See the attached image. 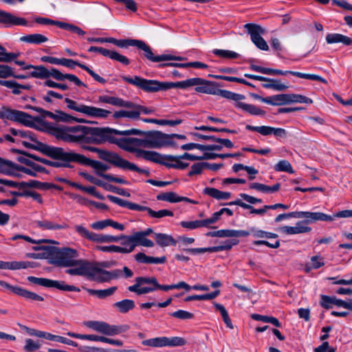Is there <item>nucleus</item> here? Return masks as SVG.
Instances as JSON below:
<instances>
[{
    "mask_svg": "<svg viewBox=\"0 0 352 352\" xmlns=\"http://www.w3.org/2000/svg\"><path fill=\"white\" fill-rule=\"evenodd\" d=\"M255 98L258 99L260 101L264 103L273 106L288 104L287 94H277L265 98L259 96H255Z\"/></svg>",
    "mask_w": 352,
    "mask_h": 352,
    "instance_id": "nucleus-32",
    "label": "nucleus"
},
{
    "mask_svg": "<svg viewBox=\"0 0 352 352\" xmlns=\"http://www.w3.org/2000/svg\"><path fill=\"white\" fill-rule=\"evenodd\" d=\"M222 205H226V206L236 205V206H241V208H243L244 209L250 210L251 214H260V215H263L264 213H265L267 212V210H270V208H267V207H270V206H267V205L264 206L263 208H262L255 209L253 206H252L250 204L243 202L241 199H236L233 201L223 204Z\"/></svg>",
    "mask_w": 352,
    "mask_h": 352,
    "instance_id": "nucleus-35",
    "label": "nucleus"
},
{
    "mask_svg": "<svg viewBox=\"0 0 352 352\" xmlns=\"http://www.w3.org/2000/svg\"><path fill=\"white\" fill-rule=\"evenodd\" d=\"M22 187H30L32 189H38L42 190H49L51 188H54L58 190H62L63 188L55 185L54 184L48 183V182H41L37 180H30L28 182H21Z\"/></svg>",
    "mask_w": 352,
    "mask_h": 352,
    "instance_id": "nucleus-34",
    "label": "nucleus"
},
{
    "mask_svg": "<svg viewBox=\"0 0 352 352\" xmlns=\"http://www.w3.org/2000/svg\"><path fill=\"white\" fill-rule=\"evenodd\" d=\"M69 160H74L75 162L81 165L92 168L98 176H109L104 174L110 168V165L108 164L91 160L83 155L74 152H72Z\"/></svg>",
    "mask_w": 352,
    "mask_h": 352,
    "instance_id": "nucleus-12",
    "label": "nucleus"
},
{
    "mask_svg": "<svg viewBox=\"0 0 352 352\" xmlns=\"http://www.w3.org/2000/svg\"><path fill=\"white\" fill-rule=\"evenodd\" d=\"M32 117L28 113L21 111L9 108H3L0 110V119H7L23 124L25 126H30L32 125Z\"/></svg>",
    "mask_w": 352,
    "mask_h": 352,
    "instance_id": "nucleus-16",
    "label": "nucleus"
},
{
    "mask_svg": "<svg viewBox=\"0 0 352 352\" xmlns=\"http://www.w3.org/2000/svg\"><path fill=\"white\" fill-rule=\"evenodd\" d=\"M119 241H121V244L124 247H121L122 249L126 250V252H120V253L128 254L132 252L135 248V244L130 241L131 235L127 236L122 234L118 236Z\"/></svg>",
    "mask_w": 352,
    "mask_h": 352,
    "instance_id": "nucleus-50",
    "label": "nucleus"
},
{
    "mask_svg": "<svg viewBox=\"0 0 352 352\" xmlns=\"http://www.w3.org/2000/svg\"><path fill=\"white\" fill-rule=\"evenodd\" d=\"M195 80L193 86H196L195 91L199 93L220 96L224 98L238 101L245 99V96L232 92L230 91L220 89L219 84L215 82L209 81L201 78H194Z\"/></svg>",
    "mask_w": 352,
    "mask_h": 352,
    "instance_id": "nucleus-5",
    "label": "nucleus"
},
{
    "mask_svg": "<svg viewBox=\"0 0 352 352\" xmlns=\"http://www.w3.org/2000/svg\"><path fill=\"white\" fill-rule=\"evenodd\" d=\"M307 223H309V220L298 221L296 223V226L292 227L285 226L281 228V230L283 233L287 234H296L309 232L311 230V228L305 226V224Z\"/></svg>",
    "mask_w": 352,
    "mask_h": 352,
    "instance_id": "nucleus-33",
    "label": "nucleus"
},
{
    "mask_svg": "<svg viewBox=\"0 0 352 352\" xmlns=\"http://www.w3.org/2000/svg\"><path fill=\"white\" fill-rule=\"evenodd\" d=\"M206 236L212 237H234V230H219L208 232Z\"/></svg>",
    "mask_w": 352,
    "mask_h": 352,
    "instance_id": "nucleus-60",
    "label": "nucleus"
},
{
    "mask_svg": "<svg viewBox=\"0 0 352 352\" xmlns=\"http://www.w3.org/2000/svg\"><path fill=\"white\" fill-rule=\"evenodd\" d=\"M135 306V302L129 299H124L121 301L116 302L113 305V307L122 314H126L130 310L133 309Z\"/></svg>",
    "mask_w": 352,
    "mask_h": 352,
    "instance_id": "nucleus-45",
    "label": "nucleus"
},
{
    "mask_svg": "<svg viewBox=\"0 0 352 352\" xmlns=\"http://www.w3.org/2000/svg\"><path fill=\"white\" fill-rule=\"evenodd\" d=\"M142 345L151 347L166 346L165 337H158L143 340Z\"/></svg>",
    "mask_w": 352,
    "mask_h": 352,
    "instance_id": "nucleus-54",
    "label": "nucleus"
},
{
    "mask_svg": "<svg viewBox=\"0 0 352 352\" xmlns=\"http://www.w3.org/2000/svg\"><path fill=\"white\" fill-rule=\"evenodd\" d=\"M274 170L278 172H285L288 174H294V170L291 165V164L285 160H283L279 161L274 166Z\"/></svg>",
    "mask_w": 352,
    "mask_h": 352,
    "instance_id": "nucleus-55",
    "label": "nucleus"
},
{
    "mask_svg": "<svg viewBox=\"0 0 352 352\" xmlns=\"http://www.w3.org/2000/svg\"><path fill=\"white\" fill-rule=\"evenodd\" d=\"M32 109L33 110L42 113L43 118L49 117L56 121L69 122L74 120L78 123L88 122V121H87L85 119L74 117L62 111H56L55 113H52L51 111H45L40 107H32Z\"/></svg>",
    "mask_w": 352,
    "mask_h": 352,
    "instance_id": "nucleus-22",
    "label": "nucleus"
},
{
    "mask_svg": "<svg viewBox=\"0 0 352 352\" xmlns=\"http://www.w3.org/2000/svg\"><path fill=\"white\" fill-rule=\"evenodd\" d=\"M203 193L217 200H226L231 197V193L229 192H223L217 188L210 187L205 188Z\"/></svg>",
    "mask_w": 352,
    "mask_h": 352,
    "instance_id": "nucleus-40",
    "label": "nucleus"
},
{
    "mask_svg": "<svg viewBox=\"0 0 352 352\" xmlns=\"http://www.w3.org/2000/svg\"><path fill=\"white\" fill-rule=\"evenodd\" d=\"M136 47L144 52V56L146 59L153 63L168 60H184L186 59L184 57L172 54L154 55L151 48L144 41L140 40H138Z\"/></svg>",
    "mask_w": 352,
    "mask_h": 352,
    "instance_id": "nucleus-18",
    "label": "nucleus"
},
{
    "mask_svg": "<svg viewBox=\"0 0 352 352\" xmlns=\"http://www.w3.org/2000/svg\"><path fill=\"white\" fill-rule=\"evenodd\" d=\"M86 149H87L89 151L96 153L101 160L109 162L124 170H130L132 172H135L139 175H148L150 174V172L148 168H139L135 164L122 158L115 153L109 152L107 151H104L92 146H87Z\"/></svg>",
    "mask_w": 352,
    "mask_h": 352,
    "instance_id": "nucleus-3",
    "label": "nucleus"
},
{
    "mask_svg": "<svg viewBox=\"0 0 352 352\" xmlns=\"http://www.w3.org/2000/svg\"><path fill=\"white\" fill-rule=\"evenodd\" d=\"M325 39L328 44L338 43H343L345 45H351L352 44V39L351 38L338 33L327 34Z\"/></svg>",
    "mask_w": 352,
    "mask_h": 352,
    "instance_id": "nucleus-37",
    "label": "nucleus"
},
{
    "mask_svg": "<svg viewBox=\"0 0 352 352\" xmlns=\"http://www.w3.org/2000/svg\"><path fill=\"white\" fill-rule=\"evenodd\" d=\"M139 131H140V130ZM144 133V132L141 131V133H139L138 135H142ZM118 135L119 134L115 135L114 140L110 142H116L121 148L133 153L137 158L150 162L153 151H146L143 149V148H145L143 139H139L135 138H122L120 139H116V136ZM120 135H129L130 134Z\"/></svg>",
    "mask_w": 352,
    "mask_h": 352,
    "instance_id": "nucleus-4",
    "label": "nucleus"
},
{
    "mask_svg": "<svg viewBox=\"0 0 352 352\" xmlns=\"http://www.w3.org/2000/svg\"><path fill=\"white\" fill-rule=\"evenodd\" d=\"M0 184L6 185L12 188H18L20 190H22V197H31L32 195L33 192H34L32 190V188L30 187H22L21 182H16L11 180L8 179H3L0 178Z\"/></svg>",
    "mask_w": 352,
    "mask_h": 352,
    "instance_id": "nucleus-41",
    "label": "nucleus"
},
{
    "mask_svg": "<svg viewBox=\"0 0 352 352\" xmlns=\"http://www.w3.org/2000/svg\"><path fill=\"white\" fill-rule=\"evenodd\" d=\"M76 264L71 266L74 267L67 270L65 273L70 275L85 276L88 279L91 263L85 260H76Z\"/></svg>",
    "mask_w": 352,
    "mask_h": 352,
    "instance_id": "nucleus-27",
    "label": "nucleus"
},
{
    "mask_svg": "<svg viewBox=\"0 0 352 352\" xmlns=\"http://www.w3.org/2000/svg\"><path fill=\"white\" fill-rule=\"evenodd\" d=\"M150 162L158 163L168 168L185 170L189 164L183 160L182 155H161L153 151Z\"/></svg>",
    "mask_w": 352,
    "mask_h": 352,
    "instance_id": "nucleus-11",
    "label": "nucleus"
},
{
    "mask_svg": "<svg viewBox=\"0 0 352 352\" xmlns=\"http://www.w3.org/2000/svg\"><path fill=\"white\" fill-rule=\"evenodd\" d=\"M30 68L34 69V70L30 73L31 76L41 79L48 78L50 77H52L55 79V74L58 72V69L55 68L47 69L43 65L34 66L32 65L25 66L24 69H29Z\"/></svg>",
    "mask_w": 352,
    "mask_h": 352,
    "instance_id": "nucleus-28",
    "label": "nucleus"
},
{
    "mask_svg": "<svg viewBox=\"0 0 352 352\" xmlns=\"http://www.w3.org/2000/svg\"><path fill=\"white\" fill-rule=\"evenodd\" d=\"M19 172L34 176L29 168L16 164L10 160L0 157V174L19 176Z\"/></svg>",
    "mask_w": 352,
    "mask_h": 352,
    "instance_id": "nucleus-21",
    "label": "nucleus"
},
{
    "mask_svg": "<svg viewBox=\"0 0 352 352\" xmlns=\"http://www.w3.org/2000/svg\"><path fill=\"white\" fill-rule=\"evenodd\" d=\"M20 41L30 44L40 45L48 41L47 37L41 34H31L23 36Z\"/></svg>",
    "mask_w": 352,
    "mask_h": 352,
    "instance_id": "nucleus-42",
    "label": "nucleus"
},
{
    "mask_svg": "<svg viewBox=\"0 0 352 352\" xmlns=\"http://www.w3.org/2000/svg\"><path fill=\"white\" fill-rule=\"evenodd\" d=\"M74 229L80 236L91 241L99 243H113L119 241L118 236L94 233L89 231L81 225L75 226Z\"/></svg>",
    "mask_w": 352,
    "mask_h": 352,
    "instance_id": "nucleus-20",
    "label": "nucleus"
},
{
    "mask_svg": "<svg viewBox=\"0 0 352 352\" xmlns=\"http://www.w3.org/2000/svg\"><path fill=\"white\" fill-rule=\"evenodd\" d=\"M84 324L96 332L108 336H116L124 333L129 329L128 324L111 325L103 321L89 320L85 321Z\"/></svg>",
    "mask_w": 352,
    "mask_h": 352,
    "instance_id": "nucleus-10",
    "label": "nucleus"
},
{
    "mask_svg": "<svg viewBox=\"0 0 352 352\" xmlns=\"http://www.w3.org/2000/svg\"><path fill=\"white\" fill-rule=\"evenodd\" d=\"M280 184L277 183L272 186H267L265 184L259 183H250L249 188L251 189H255L258 191L265 193H272L277 192L280 189Z\"/></svg>",
    "mask_w": 352,
    "mask_h": 352,
    "instance_id": "nucleus-47",
    "label": "nucleus"
},
{
    "mask_svg": "<svg viewBox=\"0 0 352 352\" xmlns=\"http://www.w3.org/2000/svg\"><path fill=\"white\" fill-rule=\"evenodd\" d=\"M129 109L128 110H120L115 111L113 114V117L115 119H118L121 118H127L131 120H138L139 119V113L135 111V108L133 107H126Z\"/></svg>",
    "mask_w": 352,
    "mask_h": 352,
    "instance_id": "nucleus-43",
    "label": "nucleus"
},
{
    "mask_svg": "<svg viewBox=\"0 0 352 352\" xmlns=\"http://www.w3.org/2000/svg\"><path fill=\"white\" fill-rule=\"evenodd\" d=\"M155 241L161 247H166L170 245H175L177 243V241L172 236L162 233L155 234Z\"/></svg>",
    "mask_w": 352,
    "mask_h": 352,
    "instance_id": "nucleus-49",
    "label": "nucleus"
},
{
    "mask_svg": "<svg viewBox=\"0 0 352 352\" xmlns=\"http://www.w3.org/2000/svg\"><path fill=\"white\" fill-rule=\"evenodd\" d=\"M107 199L111 201V202L118 204V206L121 207L127 208L132 210H137V211H146L148 214L153 218H162L166 216L173 217V212L170 210L163 209L160 210L159 211H154L151 208L140 206L135 203L130 202L129 201L120 199L118 197H115L113 195H107Z\"/></svg>",
    "mask_w": 352,
    "mask_h": 352,
    "instance_id": "nucleus-9",
    "label": "nucleus"
},
{
    "mask_svg": "<svg viewBox=\"0 0 352 352\" xmlns=\"http://www.w3.org/2000/svg\"><path fill=\"white\" fill-rule=\"evenodd\" d=\"M287 74H292L294 76L308 79L311 80H316L323 83H327V81L323 78L322 77L316 75V74H305L299 72H293V71H283L280 69H269L268 75H286Z\"/></svg>",
    "mask_w": 352,
    "mask_h": 352,
    "instance_id": "nucleus-25",
    "label": "nucleus"
},
{
    "mask_svg": "<svg viewBox=\"0 0 352 352\" xmlns=\"http://www.w3.org/2000/svg\"><path fill=\"white\" fill-rule=\"evenodd\" d=\"M212 53L217 56L228 59L236 58L239 56L238 53L227 50L215 49L212 51Z\"/></svg>",
    "mask_w": 352,
    "mask_h": 352,
    "instance_id": "nucleus-57",
    "label": "nucleus"
},
{
    "mask_svg": "<svg viewBox=\"0 0 352 352\" xmlns=\"http://www.w3.org/2000/svg\"><path fill=\"white\" fill-rule=\"evenodd\" d=\"M98 101L103 103L112 104L120 107H126L128 101L118 97L100 96L98 97Z\"/></svg>",
    "mask_w": 352,
    "mask_h": 352,
    "instance_id": "nucleus-46",
    "label": "nucleus"
},
{
    "mask_svg": "<svg viewBox=\"0 0 352 352\" xmlns=\"http://www.w3.org/2000/svg\"><path fill=\"white\" fill-rule=\"evenodd\" d=\"M107 273H109V271L98 267L91 263L88 279L98 283L109 282L111 280L109 274Z\"/></svg>",
    "mask_w": 352,
    "mask_h": 352,
    "instance_id": "nucleus-29",
    "label": "nucleus"
},
{
    "mask_svg": "<svg viewBox=\"0 0 352 352\" xmlns=\"http://www.w3.org/2000/svg\"><path fill=\"white\" fill-rule=\"evenodd\" d=\"M248 33L250 35L252 43L260 50L267 51L269 47L266 41L261 37L265 33V30L261 25L255 23H246L244 25Z\"/></svg>",
    "mask_w": 352,
    "mask_h": 352,
    "instance_id": "nucleus-19",
    "label": "nucleus"
},
{
    "mask_svg": "<svg viewBox=\"0 0 352 352\" xmlns=\"http://www.w3.org/2000/svg\"><path fill=\"white\" fill-rule=\"evenodd\" d=\"M36 226L43 230H60L67 228V224H56L52 221L44 220V221H36L34 222Z\"/></svg>",
    "mask_w": 352,
    "mask_h": 352,
    "instance_id": "nucleus-51",
    "label": "nucleus"
},
{
    "mask_svg": "<svg viewBox=\"0 0 352 352\" xmlns=\"http://www.w3.org/2000/svg\"><path fill=\"white\" fill-rule=\"evenodd\" d=\"M61 65L68 67L69 69H74L76 66H78L81 69L85 70L96 81L104 84L107 80L102 77L100 76L96 72H94L92 69L88 67L87 65L80 63L78 61L74 60L72 59L62 58V63Z\"/></svg>",
    "mask_w": 352,
    "mask_h": 352,
    "instance_id": "nucleus-24",
    "label": "nucleus"
},
{
    "mask_svg": "<svg viewBox=\"0 0 352 352\" xmlns=\"http://www.w3.org/2000/svg\"><path fill=\"white\" fill-rule=\"evenodd\" d=\"M135 259L140 263H164L166 261V256L153 257L148 256L142 252L138 253L135 255Z\"/></svg>",
    "mask_w": 352,
    "mask_h": 352,
    "instance_id": "nucleus-39",
    "label": "nucleus"
},
{
    "mask_svg": "<svg viewBox=\"0 0 352 352\" xmlns=\"http://www.w3.org/2000/svg\"><path fill=\"white\" fill-rule=\"evenodd\" d=\"M35 265L34 263L30 261H12L9 262L8 270H19L28 267L33 268Z\"/></svg>",
    "mask_w": 352,
    "mask_h": 352,
    "instance_id": "nucleus-58",
    "label": "nucleus"
},
{
    "mask_svg": "<svg viewBox=\"0 0 352 352\" xmlns=\"http://www.w3.org/2000/svg\"><path fill=\"white\" fill-rule=\"evenodd\" d=\"M65 102L68 109L88 118L106 119L111 114V112L109 110L87 105L78 100H74L68 98H65Z\"/></svg>",
    "mask_w": 352,
    "mask_h": 352,
    "instance_id": "nucleus-6",
    "label": "nucleus"
},
{
    "mask_svg": "<svg viewBox=\"0 0 352 352\" xmlns=\"http://www.w3.org/2000/svg\"><path fill=\"white\" fill-rule=\"evenodd\" d=\"M334 299L335 296L331 297L326 295H321L320 304L323 308L329 309H331L333 305H334Z\"/></svg>",
    "mask_w": 352,
    "mask_h": 352,
    "instance_id": "nucleus-64",
    "label": "nucleus"
},
{
    "mask_svg": "<svg viewBox=\"0 0 352 352\" xmlns=\"http://www.w3.org/2000/svg\"><path fill=\"white\" fill-rule=\"evenodd\" d=\"M178 195L173 192H163L157 196V199L170 203H177Z\"/></svg>",
    "mask_w": 352,
    "mask_h": 352,
    "instance_id": "nucleus-62",
    "label": "nucleus"
},
{
    "mask_svg": "<svg viewBox=\"0 0 352 352\" xmlns=\"http://www.w3.org/2000/svg\"><path fill=\"white\" fill-rule=\"evenodd\" d=\"M28 280L32 283L41 285L48 288H56L61 291L67 292H80V289L74 285L65 284L63 280H54L45 278H37L35 276H28Z\"/></svg>",
    "mask_w": 352,
    "mask_h": 352,
    "instance_id": "nucleus-13",
    "label": "nucleus"
},
{
    "mask_svg": "<svg viewBox=\"0 0 352 352\" xmlns=\"http://www.w3.org/2000/svg\"><path fill=\"white\" fill-rule=\"evenodd\" d=\"M0 23L6 26L27 25V21L24 18L17 17L10 12L0 10Z\"/></svg>",
    "mask_w": 352,
    "mask_h": 352,
    "instance_id": "nucleus-30",
    "label": "nucleus"
},
{
    "mask_svg": "<svg viewBox=\"0 0 352 352\" xmlns=\"http://www.w3.org/2000/svg\"><path fill=\"white\" fill-rule=\"evenodd\" d=\"M32 143L23 141V144L27 148H32L38 151L43 154L49 156L54 160H69L72 152H65L63 148L59 147L51 146L36 140L34 136V140H32Z\"/></svg>",
    "mask_w": 352,
    "mask_h": 352,
    "instance_id": "nucleus-8",
    "label": "nucleus"
},
{
    "mask_svg": "<svg viewBox=\"0 0 352 352\" xmlns=\"http://www.w3.org/2000/svg\"><path fill=\"white\" fill-rule=\"evenodd\" d=\"M157 278L140 276L135 278V284L129 286L128 290L138 295L148 294L156 290Z\"/></svg>",
    "mask_w": 352,
    "mask_h": 352,
    "instance_id": "nucleus-14",
    "label": "nucleus"
},
{
    "mask_svg": "<svg viewBox=\"0 0 352 352\" xmlns=\"http://www.w3.org/2000/svg\"><path fill=\"white\" fill-rule=\"evenodd\" d=\"M234 173H237L241 170H245L250 175L258 174V170L252 166H244L241 164H235L232 166Z\"/></svg>",
    "mask_w": 352,
    "mask_h": 352,
    "instance_id": "nucleus-63",
    "label": "nucleus"
},
{
    "mask_svg": "<svg viewBox=\"0 0 352 352\" xmlns=\"http://www.w3.org/2000/svg\"><path fill=\"white\" fill-rule=\"evenodd\" d=\"M82 288L87 291L90 295L95 296L99 299H104L112 296L118 289L116 286H113L106 289H94L87 288L84 286H82Z\"/></svg>",
    "mask_w": 352,
    "mask_h": 352,
    "instance_id": "nucleus-36",
    "label": "nucleus"
},
{
    "mask_svg": "<svg viewBox=\"0 0 352 352\" xmlns=\"http://www.w3.org/2000/svg\"><path fill=\"white\" fill-rule=\"evenodd\" d=\"M222 166L221 164H210L207 162H198L194 164L191 167L190 170L188 173L189 176H192L193 175H199L204 173V170H216L220 168Z\"/></svg>",
    "mask_w": 352,
    "mask_h": 352,
    "instance_id": "nucleus-31",
    "label": "nucleus"
},
{
    "mask_svg": "<svg viewBox=\"0 0 352 352\" xmlns=\"http://www.w3.org/2000/svg\"><path fill=\"white\" fill-rule=\"evenodd\" d=\"M144 134H146V138L143 139L145 148H160L170 144L172 140V135L157 131Z\"/></svg>",
    "mask_w": 352,
    "mask_h": 352,
    "instance_id": "nucleus-15",
    "label": "nucleus"
},
{
    "mask_svg": "<svg viewBox=\"0 0 352 352\" xmlns=\"http://www.w3.org/2000/svg\"><path fill=\"white\" fill-rule=\"evenodd\" d=\"M336 217L338 218H348L352 217V210H345L340 211L333 216L326 214L322 212H311L300 211V218H305L309 222L322 221H332Z\"/></svg>",
    "mask_w": 352,
    "mask_h": 352,
    "instance_id": "nucleus-17",
    "label": "nucleus"
},
{
    "mask_svg": "<svg viewBox=\"0 0 352 352\" xmlns=\"http://www.w3.org/2000/svg\"><path fill=\"white\" fill-rule=\"evenodd\" d=\"M55 74H56L55 80H56L62 81V80L67 79L69 82H73L78 87H86V85L84 82H82L76 76H75L74 74H64L62 72H60L59 70H58V72H56Z\"/></svg>",
    "mask_w": 352,
    "mask_h": 352,
    "instance_id": "nucleus-44",
    "label": "nucleus"
},
{
    "mask_svg": "<svg viewBox=\"0 0 352 352\" xmlns=\"http://www.w3.org/2000/svg\"><path fill=\"white\" fill-rule=\"evenodd\" d=\"M52 133L57 138L67 142H92L101 143L106 141H113L116 134H139L138 129L118 131L109 127L99 128L82 125L65 126L59 125L51 127Z\"/></svg>",
    "mask_w": 352,
    "mask_h": 352,
    "instance_id": "nucleus-1",
    "label": "nucleus"
},
{
    "mask_svg": "<svg viewBox=\"0 0 352 352\" xmlns=\"http://www.w3.org/2000/svg\"><path fill=\"white\" fill-rule=\"evenodd\" d=\"M0 285L7 289H9L13 294L23 297L26 299L36 301L44 300V298L42 296L38 295L37 294L32 292H30L25 289H23L18 286H12L4 280H0Z\"/></svg>",
    "mask_w": 352,
    "mask_h": 352,
    "instance_id": "nucleus-23",
    "label": "nucleus"
},
{
    "mask_svg": "<svg viewBox=\"0 0 352 352\" xmlns=\"http://www.w3.org/2000/svg\"><path fill=\"white\" fill-rule=\"evenodd\" d=\"M107 57L124 65H128L130 64V60L126 56L122 55L116 51L110 50Z\"/></svg>",
    "mask_w": 352,
    "mask_h": 352,
    "instance_id": "nucleus-61",
    "label": "nucleus"
},
{
    "mask_svg": "<svg viewBox=\"0 0 352 352\" xmlns=\"http://www.w3.org/2000/svg\"><path fill=\"white\" fill-rule=\"evenodd\" d=\"M122 78L126 82L136 86L146 92H157L160 90H168L172 88L185 89L192 87L195 82L194 78L175 82L147 80L138 76H135L133 78L123 76Z\"/></svg>",
    "mask_w": 352,
    "mask_h": 352,
    "instance_id": "nucleus-2",
    "label": "nucleus"
},
{
    "mask_svg": "<svg viewBox=\"0 0 352 352\" xmlns=\"http://www.w3.org/2000/svg\"><path fill=\"white\" fill-rule=\"evenodd\" d=\"M288 104L291 103H305L311 104L313 100L305 96L294 94H287Z\"/></svg>",
    "mask_w": 352,
    "mask_h": 352,
    "instance_id": "nucleus-52",
    "label": "nucleus"
},
{
    "mask_svg": "<svg viewBox=\"0 0 352 352\" xmlns=\"http://www.w3.org/2000/svg\"><path fill=\"white\" fill-rule=\"evenodd\" d=\"M236 103L235 104L236 107L242 109L243 111L253 115V116H264L265 114V111L261 109L258 107L251 104H246L242 102H240V100L236 101Z\"/></svg>",
    "mask_w": 352,
    "mask_h": 352,
    "instance_id": "nucleus-38",
    "label": "nucleus"
},
{
    "mask_svg": "<svg viewBox=\"0 0 352 352\" xmlns=\"http://www.w3.org/2000/svg\"><path fill=\"white\" fill-rule=\"evenodd\" d=\"M50 252V263L58 267H69L76 264V258L78 256V252L69 248L59 249L49 248Z\"/></svg>",
    "mask_w": 352,
    "mask_h": 352,
    "instance_id": "nucleus-7",
    "label": "nucleus"
},
{
    "mask_svg": "<svg viewBox=\"0 0 352 352\" xmlns=\"http://www.w3.org/2000/svg\"><path fill=\"white\" fill-rule=\"evenodd\" d=\"M67 335L71 338H78L81 340H87L90 341H100L102 342L103 336L94 335V334H80L74 332L69 331Z\"/></svg>",
    "mask_w": 352,
    "mask_h": 352,
    "instance_id": "nucleus-53",
    "label": "nucleus"
},
{
    "mask_svg": "<svg viewBox=\"0 0 352 352\" xmlns=\"http://www.w3.org/2000/svg\"><path fill=\"white\" fill-rule=\"evenodd\" d=\"M10 133L14 136H19L22 138L28 139L30 140H34V134L30 131L19 130L14 128L9 129Z\"/></svg>",
    "mask_w": 352,
    "mask_h": 352,
    "instance_id": "nucleus-56",
    "label": "nucleus"
},
{
    "mask_svg": "<svg viewBox=\"0 0 352 352\" xmlns=\"http://www.w3.org/2000/svg\"><path fill=\"white\" fill-rule=\"evenodd\" d=\"M89 182L91 183L97 185L100 187L103 188L107 191H111L113 192H116V186H114L111 185L110 183L111 182H108L107 179H100L99 177H86Z\"/></svg>",
    "mask_w": 352,
    "mask_h": 352,
    "instance_id": "nucleus-48",
    "label": "nucleus"
},
{
    "mask_svg": "<svg viewBox=\"0 0 352 352\" xmlns=\"http://www.w3.org/2000/svg\"><path fill=\"white\" fill-rule=\"evenodd\" d=\"M166 346H182L186 344V340L181 337H165Z\"/></svg>",
    "mask_w": 352,
    "mask_h": 352,
    "instance_id": "nucleus-59",
    "label": "nucleus"
},
{
    "mask_svg": "<svg viewBox=\"0 0 352 352\" xmlns=\"http://www.w3.org/2000/svg\"><path fill=\"white\" fill-rule=\"evenodd\" d=\"M245 129L252 131H256L259 133L263 135H269L273 134L276 137H285L286 131L282 128H274L269 126H254L252 125H246Z\"/></svg>",
    "mask_w": 352,
    "mask_h": 352,
    "instance_id": "nucleus-26",
    "label": "nucleus"
}]
</instances>
